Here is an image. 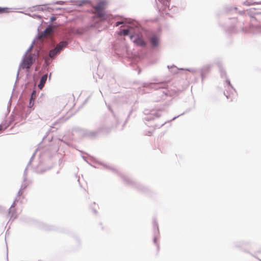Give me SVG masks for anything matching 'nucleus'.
<instances>
[{
	"instance_id": "10",
	"label": "nucleus",
	"mask_w": 261,
	"mask_h": 261,
	"mask_svg": "<svg viewBox=\"0 0 261 261\" xmlns=\"http://www.w3.org/2000/svg\"><path fill=\"white\" fill-rule=\"evenodd\" d=\"M128 33H129L128 30H123L120 31L118 34L120 35H123L124 36H126L128 34Z\"/></svg>"
},
{
	"instance_id": "5",
	"label": "nucleus",
	"mask_w": 261,
	"mask_h": 261,
	"mask_svg": "<svg viewBox=\"0 0 261 261\" xmlns=\"http://www.w3.org/2000/svg\"><path fill=\"white\" fill-rule=\"evenodd\" d=\"M52 32V29L50 27H47L39 36L40 39L46 38L49 36Z\"/></svg>"
},
{
	"instance_id": "8",
	"label": "nucleus",
	"mask_w": 261,
	"mask_h": 261,
	"mask_svg": "<svg viewBox=\"0 0 261 261\" xmlns=\"http://www.w3.org/2000/svg\"><path fill=\"white\" fill-rule=\"evenodd\" d=\"M34 10L43 11L46 9V7L44 5L36 6L33 7Z\"/></svg>"
},
{
	"instance_id": "2",
	"label": "nucleus",
	"mask_w": 261,
	"mask_h": 261,
	"mask_svg": "<svg viewBox=\"0 0 261 261\" xmlns=\"http://www.w3.org/2000/svg\"><path fill=\"white\" fill-rule=\"evenodd\" d=\"M36 59V56L35 54H29L25 55L20 65V68L27 69H30Z\"/></svg>"
},
{
	"instance_id": "6",
	"label": "nucleus",
	"mask_w": 261,
	"mask_h": 261,
	"mask_svg": "<svg viewBox=\"0 0 261 261\" xmlns=\"http://www.w3.org/2000/svg\"><path fill=\"white\" fill-rule=\"evenodd\" d=\"M47 74H44L41 77L40 83L38 85V87L40 89H42L43 88V87H44V84L46 83V81L47 80Z\"/></svg>"
},
{
	"instance_id": "15",
	"label": "nucleus",
	"mask_w": 261,
	"mask_h": 261,
	"mask_svg": "<svg viewBox=\"0 0 261 261\" xmlns=\"http://www.w3.org/2000/svg\"><path fill=\"white\" fill-rule=\"evenodd\" d=\"M58 4H62V3H57Z\"/></svg>"
},
{
	"instance_id": "4",
	"label": "nucleus",
	"mask_w": 261,
	"mask_h": 261,
	"mask_svg": "<svg viewBox=\"0 0 261 261\" xmlns=\"http://www.w3.org/2000/svg\"><path fill=\"white\" fill-rule=\"evenodd\" d=\"M134 38H135V39L133 41L136 45L140 46H145L146 45V43L142 36H137L136 37L133 35L130 36V38L132 39H133Z\"/></svg>"
},
{
	"instance_id": "11",
	"label": "nucleus",
	"mask_w": 261,
	"mask_h": 261,
	"mask_svg": "<svg viewBox=\"0 0 261 261\" xmlns=\"http://www.w3.org/2000/svg\"><path fill=\"white\" fill-rule=\"evenodd\" d=\"M125 23V21H118V22H117L116 23V27H118L119 26L120 24H124Z\"/></svg>"
},
{
	"instance_id": "3",
	"label": "nucleus",
	"mask_w": 261,
	"mask_h": 261,
	"mask_svg": "<svg viewBox=\"0 0 261 261\" xmlns=\"http://www.w3.org/2000/svg\"><path fill=\"white\" fill-rule=\"evenodd\" d=\"M66 45V42H61L59 44L57 45L55 49H52L49 51V57L50 58H53L57 54L59 53L64 47H65Z\"/></svg>"
},
{
	"instance_id": "14",
	"label": "nucleus",
	"mask_w": 261,
	"mask_h": 261,
	"mask_svg": "<svg viewBox=\"0 0 261 261\" xmlns=\"http://www.w3.org/2000/svg\"><path fill=\"white\" fill-rule=\"evenodd\" d=\"M3 129V126L2 125H0V131L2 130Z\"/></svg>"
},
{
	"instance_id": "7",
	"label": "nucleus",
	"mask_w": 261,
	"mask_h": 261,
	"mask_svg": "<svg viewBox=\"0 0 261 261\" xmlns=\"http://www.w3.org/2000/svg\"><path fill=\"white\" fill-rule=\"evenodd\" d=\"M151 43L153 46H156L159 43V39L156 36H152L150 38Z\"/></svg>"
},
{
	"instance_id": "13",
	"label": "nucleus",
	"mask_w": 261,
	"mask_h": 261,
	"mask_svg": "<svg viewBox=\"0 0 261 261\" xmlns=\"http://www.w3.org/2000/svg\"><path fill=\"white\" fill-rule=\"evenodd\" d=\"M4 9H1L0 8V13H2L3 12H4Z\"/></svg>"
},
{
	"instance_id": "12",
	"label": "nucleus",
	"mask_w": 261,
	"mask_h": 261,
	"mask_svg": "<svg viewBox=\"0 0 261 261\" xmlns=\"http://www.w3.org/2000/svg\"><path fill=\"white\" fill-rule=\"evenodd\" d=\"M50 19L51 22H53L54 21H55L56 19V18L54 16H52L50 17Z\"/></svg>"
},
{
	"instance_id": "1",
	"label": "nucleus",
	"mask_w": 261,
	"mask_h": 261,
	"mask_svg": "<svg viewBox=\"0 0 261 261\" xmlns=\"http://www.w3.org/2000/svg\"><path fill=\"white\" fill-rule=\"evenodd\" d=\"M108 2L106 0H98L95 5L92 6L93 9L92 13L100 20H105L106 19V13L103 10L106 8Z\"/></svg>"
},
{
	"instance_id": "9",
	"label": "nucleus",
	"mask_w": 261,
	"mask_h": 261,
	"mask_svg": "<svg viewBox=\"0 0 261 261\" xmlns=\"http://www.w3.org/2000/svg\"><path fill=\"white\" fill-rule=\"evenodd\" d=\"M36 91L35 90H34L32 92V94H31V97L30 98V105H31V103H33L32 105H33V103H34L35 99H36Z\"/></svg>"
}]
</instances>
